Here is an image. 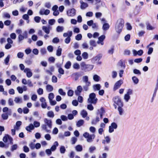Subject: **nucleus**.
<instances>
[{
    "mask_svg": "<svg viewBox=\"0 0 158 158\" xmlns=\"http://www.w3.org/2000/svg\"><path fill=\"white\" fill-rule=\"evenodd\" d=\"M44 121L45 124L41 125V128L42 130H45L46 132L50 133L51 130L47 129V126L50 129H51L52 127V121L51 120L47 118H45Z\"/></svg>",
    "mask_w": 158,
    "mask_h": 158,
    "instance_id": "f257e3e1",
    "label": "nucleus"
},
{
    "mask_svg": "<svg viewBox=\"0 0 158 158\" xmlns=\"http://www.w3.org/2000/svg\"><path fill=\"white\" fill-rule=\"evenodd\" d=\"M124 23V20L122 19H119L117 20L115 27V30L117 33H119L122 31Z\"/></svg>",
    "mask_w": 158,
    "mask_h": 158,
    "instance_id": "f03ea898",
    "label": "nucleus"
},
{
    "mask_svg": "<svg viewBox=\"0 0 158 158\" xmlns=\"http://www.w3.org/2000/svg\"><path fill=\"white\" fill-rule=\"evenodd\" d=\"M98 99L96 97V94L94 93L90 94L89 95V98L88 99L89 103L96 104L97 102Z\"/></svg>",
    "mask_w": 158,
    "mask_h": 158,
    "instance_id": "7ed1b4c3",
    "label": "nucleus"
},
{
    "mask_svg": "<svg viewBox=\"0 0 158 158\" xmlns=\"http://www.w3.org/2000/svg\"><path fill=\"white\" fill-rule=\"evenodd\" d=\"M81 69L85 71H88L92 70L93 68V66L90 64H86L84 62L81 64Z\"/></svg>",
    "mask_w": 158,
    "mask_h": 158,
    "instance_id": "20e7f679",
    "label": "nucleus"
},
{
    "mask_svg": "<svg viewBox=\"0 0 158 158\" xmlns=\"http://www.w3.org/2000/svg\"><path fill=\"white\" fill-rule=\"evenodd\" d=\"M83 136L86 139L87 142L89 143H91L93 142L95 137L94 134L90 135L89 133L86 132L83 134Z\"/></svg>",
    "mask_w": 158,
    "mask_h": 158,
    "instance_id": "39448f33",
    "label": "nucleus"
},
{
    "mask_svg": "<svg viewBox=\"0 0 158 158\" xmlns=\"http://www.w3.org/2000/svg\"><path fill=\"white\" fill-rule=\"evenodd\" d=\"M112 100L114 103L116 104L118 106H123V103L118 96H116L114 97L112 99Z\"/></svg>",
    "mask_w": 158,
    "mask_h": 158,
    "instance_id": "423d86ee",
    "label": "nucleus"
},
{
    "mask_svg": "<svg viewBox=\"0 0 158 158\" xmlns=\"http://www.w3.org/2000/svg\"><path fill=\"white\" fill-rule=\"evenodd\" d=\"M123 83V81L122 80H120L117 81L114 85L113 91H115L119 89L122 84Z\"/></svg>",
    "mask_w": 158,
    "mask_h": 158,
    "instance_id": "0eeeda50",
    "label": "nucleus"
},
{
    "mask_svg": "<svg viewBox=\"0 0 158 158\" xmlns=\"http://www.w3.org/2000/svg\"><path fill=\"white\" fill-rule=\"evenodd\" d=\"M117 124L114 122L112 123L111 125L109 127V132L110 133H111L114 131V129L117 128Z\"/></svg>",
    "mask_w": 158,
    "mask_h": 158,
    "instance_id": "6e6552de",
    "label": "nucleus"
},
{
    "mask_svg": "<svg viewBox=\"0 0 158 158\" xmlns=\"http://www.w3.org/2000/svg\"><path fill=\"white\" fill-rule=\"evenodd\" d=\"M76 10L74 8L69 10L67 12V14L69 16L73 17L76 14Z\"/></svg>",
    "mask_w": 158,
    "mask_h": 158,
    "instance_id": "1a4fd4ad",
    "label": "nucleus"
},
{
    "mask_svg": "<svg viewBox=\"0 0 158 158\" xmlns=\"http://www.w3.org/2000/svg\"><path fill=\"white\" fill-rule=\"evenodd\" d=\"M52 29V27L48 25L47 26H43L42 27V29L47 34L50 33V30Z\"/></svg>",
    "mask_w": 158,
    "mask_h": 158,
    "instance_id": "9d476101",
    "label": "nucleus"
},
{
    "mask_svg": "<svg viewBox=\"0 0 158 158\" xmlns=\"http://www.w3.org/2000/svg\"><path fill=\"white\" fill-rule=\"evenodd\" d=\"M102 54H99L92 59V61L94 63H97L102 58Z\"/></svg>",
    "mask_w": 158,
    "mask_h": 158,
    "instance_id": "9b49d317",
    "label": "nucleus"
},
{
    "mask_svg": "<svg viewBox=\"0 0 158 158\" xmlns=\"http://www.w3.org/2000/svg\"><path fill=\"white\" fill-rule=\"evenodd\" d=\"M12 110L11 109H10V110L9 112H7L6 113H4L2 114V117L4 120H6L8 118V116L10 115L11 114Z\"/></svg>",
    "mask_w": 158,
    "mask_h": 158,
    "instance_id": "f8f14e48",
    "label": "nucleus"
},
{
    "mask_svg": "<svg viewBox=\"0 0 158 158\" xmlns=\"http://www.w3.org/2000/svg\"><path fill=\"white\" fill-rule=\"evenodd\" d=\"M24 72L26 73V76L28 78L31 77L32 76V73L31 69L28 68H25L24 70Z\"/></svg>",
    "mask_w": 158,
    "mask_h": 158,
    "instance_id": "ddd939ff",
    "label": "nucleus"
},
{
    "mask_svg": "<svg viewBox=\"0 0 158 158\" xmlns=\"http://www.w3.org/2000/svg\"><path fill=\"white\" fill-rule=\"evenodd\" d=\"M105 38V36L104 35H101L98 37V40L97 41V43L98 44H100L102 45H103V41Z\"/></svg>",
    "mask_w": 158,
    "mask_h": 158,
    "instance_id": "4468645a",
    "label": "nucleus"
},
{
    "mask_svg": "<svg viewBox=\"0 0 158 158\" xmlns=\"http://www.w3.org/2000/svg\"><path fill=\"white\" fill-rule=\"evenodd\" d=\"M24 35L21 34H19L18 36V40L19 42H20L23 40L24 38H27V33L26 31H25L23 33Z\"/></svg>",
    "mask_w": 158,
    "mask_h": 158,
    "instance_id": "2eb2a0df",
    "label": "nucleus"
},
{
    "mask_svg": "<svg viewBox=\"0 0 158 158\" xmlns=\"http://www.w3.org/2000/svg\"><path fill=\"white\" fill-rule=\"evenodd\" d=\"M82 87L81 85L78 86L77 89L75 91V93L77 96L79 95L82 90Z\"/></svg>",
    "mask_w": 158,
    "mask_h": 158,
    "instance_id": "dca6fc26",
    "label": "nucleus"
},
{
    "mask_svg": "<svg viewBox=\"0 0 158 158\" xmlns=\"http://www.w3.org/2000/svg\"><path fill=\"white\" fill-rule=\"evenodd\" d=\"M132 52L134 56H136L137 55L141 56L142 55L143 53V51L141 49L139 50L138 51H136L135 50H133Z\"/></svg>",
    "mask_w": 158,
    "mask_h": 158,
    "instance_id": "f3484780",
    "label": "nucleus"
},
{
    "mask_svg": "<svg viewBox=\"0 0 158 158\" xmlns=\"http://www.w3.org/2000/svg\"><path fill=\"white\" fill-rule=\"evenodd\" d=\"M111 138L110 136H108L104 137V139L102 141V143L104 144H109L110 142Z\"/></svg>",
    "mask_w": 158,
    "mask_h": 158,
    "instance_id": "a211bd4d",
    "label": "nucleus"
},
{
    "mask_svg": "<svg viewBox=\"0 0 158 158\" xmlns=\"http://www.w3.org/2000/svg\"><path fill=\"white\" fill-rule=\"evenodd\" d=\"M80 2L81 4V9H85L88 6V5L87 3L84 2L82 0H80Z\"/></svg>",
    "mask_w": 158,
    "mask_h": 158,
    "instance_id": "6ab92c4d",
    "label": "nucleus"
},
{
    "mask_svg": "<svg viewBox=\"0 0 158 158\" xmlns=\"http://www.w3.org/2000/svg\"><path fill=\"white\" fill-rule=\"evenodd\" d=\"M59 145V143L57 141H55L53 143V145L51 147L50 149L52 151H55L56 149V147Z\"/></svg>",
    "mask_w": 158,
    "mask_h": 158,
    "instance_id": "aec40b11",
    "label": "nucleus"
},
{
    "mask_svg": "<svg viewBox=\"0 0 158 158\" xmlns=\"http://www.w3.org/2000/svg\"><path fill=\"white\" fill-rule=\"evenodd\" d=\"M145 24L146 26V28L147 30H152L155 29V27L152 26L148 22H146Z\"/></svg>",
    "mask_w": 158,
    "mask_h": 158,
    "instance_id": "412c9836",
    "label": "nucleus"
},
{
    "mask_svg": "<svg viewBox=\"0 0 158 158\" xmlns=\"http://www.w3.org/2000/svg\"><path fill=\"white\" fill-rule=\"evenodd\" d=\"M25 128L27 131L30 132L31 130L34 129V127L33 124L31 123L29 126H27Z\"/></svg>",
    "mask_w": 158,
    "mask_h": 158,
    "instance_id": "4be33fe9",
    "label": "nucleus"
},
{
    "mask_svg": "<svg viewBox=\"0 0 158 158\" xmlns=\"http://www.w3.org/2000/svg\"><path fill=\"white\" fill-rule=\"evenodd\" d=\"M14 101L16 103H21L23 102L22 99L21 98L16 97L15 98Z\"/></svg>",
    "mask_w": 158,
    "mask_h": 158,
    "instance_id": "5701e85b",
    "label": "nucleus"
},
{
    "mask_svg": "<svg viewBox=\"0 0 158 158\" xmlns=\"http://www.w3.org/2000/svg\"><path fill=\"white\" fill-rule=\"evenodd\" d=\"M82 80L83 82L86 84H91V82L89 81L88 77L87 76H85L83 77Z\"/></svg>",
    "mask_w": 158,
    "mask_h": 158,
    "instance_id": "b1692460",
    "label": "nucleus"
},
{
    "mask_svg": "<svg viewBox=\"0 0 158 158\" xmlns=\"http://www.w3.org/2000/svg\"><path fill=\"white\" fill-rule=\"evenodd\" d=\"M46 89L48 92H52L53 89V86L50 85H47L46 86Z\"/></svg>",
    "mask_w": 158,
    "mask_h": 158,
    "instance_id": "393cba45",
    "label": "nucleus"
},
{
    "mask_svg": "<svg viewBox=\"0 0 158 158\" xmlns=\"http://www.w3.org/2000/svg\"><path fill=\"white\" fill-rule=\"evenodd\" d=\"M100 121V118L98 117L97 116L95 119H93L91 122V124L92 125H95Z\"/></svg>",
    "mask_w": 158,
    "mask_h": 158,
    "instance_id": "a878e982",
    "label": "nucleus"
},
{
    "mask_svg": "<svg viewBox=\"0 0 158 158\" xmlns=\"http://www.w3.org/2000/svg\"><path fill=\"white\" fill-rule=\"evenodd\" d=\"M62 49L60 48V46H59L58 47V49L56 50V55L57 56H60L61 55Z\"/></svg>",
    "mask_w": 158,
    "mask_h": 158,
    "instance_id": "bb28decb",
    "label": "nucleus"
},
{
    "mask_svg": "<svg viewBox=\"0 0 158 158\" xmlns=\"http://www.w3.org/2000/svg\"><path fill=\"white\" fill-rule=\"evenodd\" d=\"M101 87V85L99 84L94 85L93 86V88L94 91L99 90L100 89Z\"/></svg>",
    "mask_w": 158,
    "mask_h": 158,
    "instance_id": "cd10ccee",
    "label": "nucleus"
},
{
    "mask_svg": "<svg viewBox=\"0 0 158 158\" xmlns=\"http://www.w3.org/2000/svg\"><path fill=\"white\" fill-rule=\"evenodd\" d=\"M75 149L77 152H80L82 151L83 148L81 145L79 144L75 147Z\"/></svg>",
    "mask_w": 158,
    "mask_h": 158,
    "instance_id": "c85d7f7f",
    "label": "nucleus"
},
{
    "mask_svg": "<svg viewBox=\"0 0 158 158\" xmlns=\"http://www.w3.org/2000/svg\"><path fill=\"white\" fill-rule=\"evenodd\" d=\"M22 124V122L20 121H17L16 123V125L14 126V128L16 130H19V127Z\"/></svg>",
    "mask_w": 158,
    "mask_h": 158,
    "instance_id": "c756f323",
    "label": "nucleus"
},
{
    "mask_svg": "<svg viewBox=\"0 0 158 158\" xmlns=\"http://www.w3.org/2000/svg\"><path fill=\"white\" fill-rule=\"evenodd\" d=\"M84 121L83 120H79L77 123L76 125L78 127H80L82 126L84 123Z\"/></svg>",
    "mask_w": 158,
    "mask_h": 158,
    "instance_id": "7c9ffc66",
    "label": "nucleus"
},
{
    "mask_svg": "<svg viewBox=\"0 0 158 158\" xmlns=\"http://www.w3.org/2000/svg\"><path fill=\"white\" fill-rule=\"evenodd\" d=\"M47 116L50 118H53L54 116V112L52 111H50L48 112Z\"/></svg>",
    "mask_w": 158,
    "mask_h": 158,
    "instance_id": "2f4dec72",
    "label": "nucleus"
},
{
    "mask_svg": "<svg viewBox=\"0 0 158 158\" xmlns=\"http://www.w3.org/2000/svg\"><path fill=\"white\" fill-rule=\"evenodd\" d=\"M72 76L75 78V80H77L79 77L81 76V74L79 73H75L72 74Z\"/></svg>",
    "mask_w": 158,
    "mask_h": 158,
    "instance_id": "473e14b6",
    "label": "nucleus"
},
{
    "mask_svg": "<svg viewBox=\"0 0 158 158\" xmlns=\"http://www.w3.org/2000/svg\"><path fill=\"white\" fill-rule=\"evenodd\" d=\"M91 84H86L85 85L83 86V90L85 91H87L89 89V87L90 86Z\"/></svg>",
    "mask_w": 158,
    "mask_h": 158,
    "instance_id": "72a5a7b5",
    "label": "nucleus"
},
{
    "mask_svg": "<svg viewBox=\"0 0 158 158\" xmlns=\"http://www.w3.org/2000/svg\"><path fill=\"white\" fill-rule=\"evenodd\" d=\"M110 26L109 24L105 23L103 24L102 26V29L104 31H106L109 29Z\"/></svg>",
    "mask_w": 158,
    "mask_h": 158,
    "instance_id": "f704fd0d",
    "label": "nucleus"
},
{
    "mask_svg": "<svg viewBox=\"0 0 158 158\" xmlns=\"http://www.w3.org/2000/svg\"><path fill=\"white\" fill-rule=\"evenodd\" d=\"M64 30V28L62 26H58L56 28V31L58 32H61Z\"/></svg>",
    "mask_w": 158,
    "mask_h": 158,
    "instance_id": "c9c22d12",
    "label": "nucleus"
},
{
    "mask_svg": "<svg viewBox=\"0 0 158 158\" xmlns=\"http://www.w3.org/2000/svg\"><path fill=\"white\" fill-rule=\"evenodd\" d=\"M88 113L87 112L84 110H82L81 112V115L82 116V117L85 118L87 115Z\"/></svg>",
    "mask_w": 158,
    "mask_h": 158,
    "instance_id": "e433bc0d",
    "label": "nucleus"
},
{
    "mask_svg": "<svg viewBox=\"0 0 158 158\" xmlns=\"http://www.w3.org/2000/svg\"><path fill=\"white\" fill-rule=\"evenodd\" d=\"M60 151L61 154H64L66 151V149L64 146H61L60 148Z\"/></svg>",
    "mask_w": 158,
    "mask_h": 158,
    "instance_id": "4c0bfd02",
    "label": "nucleus"
},
{
    "mask_svg": "<svg viewBox=\"0 0 158 158\" xmlns=\"http://www.w3.org/2000/svg\"><path fill=\"white\" fill-rule=\"evenodd\" d=\"M89 43L90 45L93 47H96L97 46L96 43L94 40H90L89 41Z\"/></svg>",
    "mask_w": 158,
    "mask_h": 158,
    "instance_id": "58836bf2",
    "label": "nucleus"
},
{
    "mask_svg": "<svg viewBox=\"0 0 158 158\" xmlns=\"http://www.w3.org/2000/svg\"><path fill=\"white\" fill-rule=\"evenodd\" d=\"M2 17L4 18L10 19V15L9 13L5 12L3 14Z\"/></svg>",
    "mask_w": 158,
    "mask_h": 158,
    "instance_id": "ea45409f",
    "label": "nucleus"
},
{
    "mask_svg": "<svg viewBox=\"0 0 158 158\" xmlns=\"http://www.w3.org/2000/svg\"><path fill=\"white\" fill-rule=\"evenodd\" d=\"M93 78L95 81L98 82L100 80V77L98 75L95 74Z\"/></svg>",
    "mask_w": 158,
    "mask_h": 158,
    "instance_id": "a19ab883",
    "label": "nucleus"
},
{
    "mask_svg": "<svg viewBox=\"0 0 158 158\" xmlns=\"http://www.w3.org/2000/svg\"><path fill=\"white\" fill-rule=\"evenodd\" d=\"M132 79L133 82L135 84H137L138 83L139 80L135 76L133 77H132Z\"/></svg>",
    "mask_w": 158,
    "mask_h": 158,
    "instance_id": "79ce46f5",
    "label": "nucleus"
},
{
    "mask_svg": "<svg viewBox=\"0 0 158 158\" xmlns=\"http://www.w3.org/2000/svg\"><path fill=\"white\" fill-rule=\"evenodd\" d=\"M105 113V111L103 107H102L100 109V111L99 113V114L101 118H102L103 114Z\"/></svg>",
    "mask_w": 158,
    "mask_h": 158,
    "instance_id": "37998d69",
    "label": "nucleus"
},
{
    "mask_svg": "<svg viewBox=\"0 0 158 158\" xmlns=\"http://www.w3.org/2000/svg\"><path fill=\"white\" fill-rule=\"evenodd\" d=\"M10 55H8L6 57L4 60V62L6 65H8L10 60Z\"/></svg>",
    "mask_w": 158,
    "mask_h": 158,
    "instance_id": "c03bdc74",
    "label": "nucleus"
},
{
    "mask_svg": "<svg viewBox=\"0 0 158 158\" xmlns=\"http://www.w3.org/2000/svg\"><path fill=\"white\" fill-rule=\"evenodd\" d=\"M71 65V62L70 61H68L64 65V67L66 69H68L70 68Z\"/></svg>",
    "mask_w": 158,
    "mask_h": 158,
    "instance_id": "a18cd8bd",
    "label": "nucleus"
},
{
    "mask_svg": "<svg viewBox=\"0 0 158 158\" xmlns=\"http://www.w3.org/2000/svg\"><path fill=\"white\" fill-rule=\"evenodd\" d=\"M158 89V85H156L155 87L154 90L153 94V95L152 99L154 97H156V93L157 92V91Z\"/></svg>",
    "mask_w": 158,
    "mask_h": 158,
    "instance_id": "49530a36",
    "label": "nucleus"
},
{
    "mask_svg": "<svg viewBox=\"0 0 158 158\" xmlns=\"http://www.w3.org/2000/svg\"><path fill=\"white\" fill-rule=\"evenodd\" d=\"M118 64L122 67L123 68V69H125L126 65L125 64V63L123 62L122 60H120L119 63H118Z\"/></svg>",
    "mask_w": 158,
    "mask_h": 158,
    "instance_id": "de8ad7c7",
    "label": "nucleus"
},
{
    "mask_svg": "<svg viewBox=\"0 0 158 158\" xmlns=\"http://www.w3.org/2000/svg\"><path fill=\"white\" fill-rule=\"evenodd\" d=\"M8 102L9 106H13L14 105L13 100L11 98H10L8 99Z\"/></svg>",
    "mask_w": 158,
    "mask_h": 158,
    "instance_id": "09e8293b",
    "label": "nucleus"
},
{
    "mask_svg": "<svg viewBox=\"0 0 158 158\" xmlns=\"http://www.w3.org/2000/svg\"><path fill=\"white\" fill-rule=\"evenodd\" d=\"M77 141V139L75 137H73L71 138V141L72 144H74Z\"/></svg>",
    "mask_w": 158,
    "mask_h": 158,
    "instance_id": "8fccbe9b",
    "label": "nucleus"
},
{
    "mask_svg": "<svg viewBox=\"0 0 158 158\" xmlns=\"http://www.w3.org/2000/svg\"><path fill=\"white\" fill-rule=\"evenodd\" d=\"M18 147V145L17 144H15L13 145L11 148V151L13 152L17 149Z\"/></svg>",
    "mask_w": 158,
    "mask_h": 158,
    "instance_id": "3c124183",
    "label": "nucleus"
},
{
    "mask_svg": "<svg viewBox=\"0 0 158 158\" xmlns=\"http://www.w3.org/2000/svg\"><path fill=\"white\" fill-rule=\"evenodd\" d=\"M54 97V94L52 93H50L48 94V98L49 100H52Z\"/></svg>",
    "mask_w": 158,
    "mask_h": 158,
    "instance_id": "603ef678",
    "label": "nucleus"
},
{
    "mask_svg": "<svg viewBox=\"0 0 158 158\" xmlns=\"http://www.w3.org/2000/svg\"><path fill=\"white\" fill-rule=\"evenodd\" d=\"M34 20L36 23H39L40 22L41 18L38 16H35L34 18Z\"/></svg>",
    "mask_w": 158,
    "mask_h": 158,
    "instance_id": "864d4df0",
    "label": "nucleus"
},
{
    "mask_svg": "<svg viewBox=\"0 0 158 158\" xmlns=\"http://www.w3.org/2000/svg\"><path fill=\"white\" fill-rule=\"evenodd\" d=\"M34 127H40V123L39 122L37 121H35L33 123V125Z\"/></svg>",
    "mask_w": 158,
    "mask_h": 158,
    "instance_id": "5fc2aeb1",
    "label": "nucleus"
},
{
    "mask_svg": "<svg viewBox=\"0 0 158 158\" xmlns=\"http://www.w3.org/2000/svg\"><path fill=\"white\" fill-rule=\"evenodd\" d=\"M52 81L53 83H56L57 81V77L54 75L52 77Z\"/></svg>",
    "mask_w": 158,
    "mask_h": 158,
    "instance_id": "6e6d98bb",
    "label": "nucleus"
},
{
    "mask_svg": "<svg viewBox=\"0 0 158 158\" xmlns=\"http://www.w3.org/2000/svg\"><path fill=\"white\" fill-rule=\"evenodd\" d=\"M83 58L84 59H86L88 58V55L86 52H84L82 55Z\"/></svg>",
    "mask_w": 158,
    "mask_h": 158,
    "instance_id": "4d7b16f0",
    "label": "nucleus"
},
{
    "mask_svg": "<svg viewBox=\"0 0 158 158\" xmlns=\"http://www.w3.org/2000/svg\"><path fill=\"white\" fill-rule=\"evenodd\" d=\"M73 91L71 89H70L68 90L67 92V94L68 96L71 97L73 95Z\"/></svg>",
    "mask_w": 158,
    "mask_h": 158,
    "instance_id": "13d9d810",
    "label": "nucleus"
},
{
    "mask_svg": "<svg viewBox=\"0 0 158 158\" xmlns=\"http://www.w3.org/2000/svg\"><path fill=\"white\" fill-rule=\"evenodd\" d=\"M58 92L61 95L65 96L66 95V93L63 91L62 89H59Z\"/></svg>",
    "mask_w": 158,
    "mask_h": 158,
    "instance_id": "bf43d9fd",
    "label": "nucleus"
},
{
    "mask_svg": "<svg viewBox=\"0 0 158 158\" xmlns=\"http://www.w3.org/2000/svg\"><path fill=\"white\" fill-rule=\"evenodd\" d=\"M130 98V96L127 95L126 94H125L124 95V99L126 102H128Z\"/></svg>",
    "mask_w": 158,
    "mask_h": 158,
    "instance_id": "052dcab7",
    "label": "nucleus"
},
{
    "mask_svg": "<svg viewBox=\"0 0 158 158\" xmlns=\"http://www.w3.org/2000/svg\"><path fill=\"white\" fill-rule=\"evenodd\" d=\"M123 106H118V110L119 111V114L120 115H122L123 114V110L122 108Z\"/></svg>",
    "mask_w": 158,
    "mask_h": 158,
    "instance_id": "680f3d73",
    "label": "nucleus"
},
{
    "mask_svg": "<svg viewBox=\"0 0 158 158\" xmlns=\"http://www.w3.org/2000/svg\"><path fill=\"white\" fill-rule=\"evenodd\" d=\"M9 136H10L8 135H6L3 138V141L5 143H6L7 142L8 140L9 137Z\"/></svg>",
    "mask_w": 158,
    "mask_h": 158,
    "instance_id": "e2e57ef3",
    "label": "nucleus"
},
{
    "mask_svg": "<svg viewBox=\"0 0 158 158\" xmlns=\"http://www.w3.org/2000/svg\"><path fill=\"white\" fill-rule=\"evenodd\" d=\"M82 36L81 34H78L75 36V39L77 40H81Z\"/></svg>",
    "mask_w": 158,
    "mask_h": 158,
    "instance_id": "0e129e2a",
    "label": "nucleus"
},
{
    "mask_svg": "<svg viewBox=\"0 0 158 158\" xmlns=\"http://www.w3.org/2000/svg\"><path fill=\"white\" fill-rule=\"evenodd\" d=\"M11 23V21L9 20H7L4 22V25L6 26H9Z\"/></svg>",
    "mask_w": 158,
    "mask_h": 158,
    "instance_id": "69168bd1",
    "label": "nucleus"
},
{
    "mask_svg": "<svg viewBox=\"0 0 158 158\" xmlns=\"http://www.w3.org/2000/svg\"><path fill=\"white\" fill-rule=\"evenodd\" d=\"M58 72L60 74L63 75L64 74V70L62 68H60L58 69Z\"/></svg>",
    "mask_w": 158,
    "mask_h": 158,
    "instance_id": "338daca9",
    "label": "nucleus"
},
{
    "mask_svg": "<svg viewBox=\"0 0 158 158\" xmlns=\"http://www.w3.org/2000/svg\"><path fill=\"white\" fill-rule=\"evenodd\" d=\"M107 154L106 153H102V155H100L98 158H107Z\"/></svg>",
    "mask_w": 158,
    "mask_h": 158,
    "instance_id": "774afa93",
    "label": "nucleus"
}]
</instances>
